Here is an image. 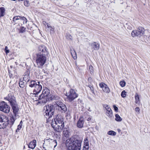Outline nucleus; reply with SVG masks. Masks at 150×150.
Here are the masks:
<instances>
[{
  "mask_svg": "<svg viewBox=\"0 0 150 150\" xmlns=\"http://www.w3.org/2000/svg\"><path fill=\"white\" fill-rule=\"evenodd\" d=\"M63 117L57 115L55 118L52 119L51 125L56 132H61L64 127V122Z\"/></svg>",
  "mask_w": 150,
  "mask_h": 150,
  "instance_id": "nucleus-1",
  "label": "nucleus"
},
{
  "mask_svg": "<svg viewBox=\"0 0 150 150\" xmlns=\"http://www.w3.org/2000/svg\"><path fill=\"white\" fill-rule=\"evenodd\" d=\"M69 141L70 143L69 144L68 150H81L82 141L81 138L75 135L70 138Z\"/></svg>",
  "mask_w": 150,
  "mask_h": 150,
  "instance_id": "nucleus-2",
  "label": "nucleus"
},
{
  "mask_svg": "<svg viewBox=\"0 0 150 150\" xmlns=\"http://www.w3.org/2000/svg\"><path fill=\"white\" fill-rule=\"evenodd\" d=\"M13 110V113L10 115V122L11 124L13 125L15 120L16 119V117H18V112L20 109V106L18 105L17 102L11 104Z\"/></svg>",
  "mask_w": 150,
  "mask_h": 150,
  "instance_id": "nucleus-3",
  "label": "nucleus"
},
{
  "mask_svg": "<svg viewBox=\"0 0 150 150\" xmlns=\"http://www.w3.org/2000/svg\"><path fill=\"white\" fill-rule=\"evenodd\" d=\"M29 87L34 88L33 92L36 93H39L42 89V86L38 81L31 80L29 83Z\"/></svg>",
  "mask_w": 150,
  "mask_h": 150,
  "instance_id": "nucleus-4",
  "label": "nucleus"
},
{
  "mask_svg": "<svg viewBox=\"0 0 150 150\" xmlns=\"http://www.w3.org/2000/svg\"><path fill=\"white\" fill-rule=\"evenodd\" d=\"M45 111L44 115L47 118H50L52 117L54 113V106L51 104L46 105L44 107Z\"/></svg>",
  "mask_w": 150,
  "mask_h": 150,
  "instance_id": "nucleus-5",
  "label": "nucleus"
},
{
  "mask_svg": "<svg viewBox=\"0 0 150 150\" xmlns=\"http://www.w3.org/2000/svg\"><path fill=\"white\" fill-rule=\"evenodd\" d=\"M47 58L45 56L42 54H37L36 59V62L38 67L42 68L47 60Z\"/></svg>",
  "mask_w": 150,
  "mask_h": 150,
  "instance_id": "nucleus-6",
  "label": "nucleus"
},
{
  "mask_svg": "<svg viewBox=\"0 0 150 150\" xmlns=\"http://www.w3.org/2000/svg\"><path fill=\"white\" fill-rule=\"evenodd\" d=\"M12 125L10 122V119L6 116L0 115V129H4L8 125Z\"/></svg>",
  "mask_w": 150,
  "mask_h": 150,
  "instance_id": "nucleus-7",
  "label": "nucleus"
},
{
  "mask_svg": "<svg viewBox=\"0 0 150 150\" xmlns=\"http://www.w3.org/2000/svg\"><path fill=\"white\" fill-rule=\"evenodd\" d=\"M67 98L69 102H71L78 97V95L74 89H70L68 93Z\"/></svg>",
  "mask_w": 150,
  "mask_h": 150,
  "instance_id": "nucleus-8",
  "label": "nucleus"
},
{
  "mask_svg": "<svg viewBox=\"0 0 150 150\" xmlns=\"http://www.w3.org/2000/svg\"><path fill=\"white\" fill-rule=\"evenodd\" d=\"M56 107L58 110L62 113H65L67 111V108L65 105L61 102L57 101L56 102Z\"/></svg>",
  "mask_w": 150,
  "mask_h": 150,
  "instance_id": "nucleus-9",
  "label": "nucleus"
},
{
  "mask_svg": "<svg viewBox=\"0 0 150 150\" xmlns=\"http://www.w3.org/2000/svg\"><path fill=\"white\" fill-rule=\"evenodd\" d=\"M10 110V107L4 101L0 103V110L6 113H8Z\"/></svg>",
  "mask_w": 150,
  "mask_h": 150,
  "instance_id": "nucleus-10",
  "label": "nucleus"
},
{
  "mask_svg": "<svg viewBox=\"0 0 150 150\" xmlns=\"http://www.w3.org/2000/svg\"><path fill=\"white\" fill-rule=\"evenodd\" d=\"M144 29L141 27H139L137 30H133L131 33V35L133 37L136 36H141L144 33Z\"/></svg>",
  "mask_w": 150,
  "mask_h": 150,
  "instance_id": "nucleus-11",
  "label": "nucleus"
},
{
  "mask_svg": "<svg viewBox=\"0 0 150 150\" xmlns=\"http://www.w3.org/2000/svg\"><path fill=\"white\" fill-rule=\"evenodd\" d=\"M48 54L46 47L44 45L40 46L38 47V53L37 54L45 56Z\"/></svg>",
  "mask_w": 150,
  "mask_h": 150,
  "instance_id": "nucleus-12",
  "label": "nucleus"
},
{
  "mask_svg": "<svg viewBox=\"0 0 150 150\" xmlns=\"http://www.w3.org/2000/svg\"><path fill=\"white\" fill-rule=\"evenodd\" d=\"M4 99L8 101L10 105L16 102L15 97L11 93L9 94L6 97H5Z\"/></svg>",
  "mask_w": 150,
  "mask_h": 150,
  "instance_id": "nucleus-13",
  "label": "nucleus"
},
{
  "mask_svg": "<svg viewBox=\"0 0 150 150\" xmlns=\"http://www.w3.org/2000/svg\"><path fill=\"white\" fill-rule=\"evenodd\" d=\"M38 99L39 103L41 104H44L47 102L48 100H50L49 97L44 96L43 94H41L40 96Z\"/></svg>",
  "mask_w": 150,
  "mask_h": 150,
  "instance_id": "nucleus-14",
  "label": "nucleus"
},
{
  "mask_svg": "<svg viewBox=\"0 0 150 150\" xmlns=\"http://www.w3.org/2000/svg\"><path fill=\"white\" fill-rule=\"evenodd\" d=\"M104 107H105V110L107 111L106 115L110 117H112V111L108 105H104Z\"/></svg>",
  "mask_w": 150,
  "mask_h": 150,
  "instance_id": "nucleus-15",
  "label": "nucleus"
},
{
  "mask_svg": "<svg viewBox=\"0 0 150 150\" xmlns=\"http://www.w3.org/2000/svg\"><path fill=\"white\" fill-rule=\"evenodd\" d=\"M84 120L83 117H81L78 120L77 124V126L79 128H82L83 127Z\"/></svg>",
  "mask_w": 150,
  "mask_h": 150,
  "instance_id": "nucleus-16",
  "label": "nucleus"
},
{
  "mask_svg": "<svg viewBox=\"0 0 150 150\" xmlns=\"http://www.w3.org/2000/svg\"><path fill=\"white\" fill-rule=\"evenodd\" d=\"M36 141L35 140H33L31 141L28 145L29 148L34 149L36 146Z\"/></svg>",
  "mask_w": 150,
  "mask_h": 150,
  "instance_id": "nucleus-17",
  "label": "nucleus"
},
{
  "mask_svg": "<svg viewBox=\"0 0 150 150\" xmlns=\"http://www.w3.org/2000/svg\"><path fill=\"white\" fill-rule=\"evenodd\" d=\"M50 93V90L49 89L47 88H45L43 91L42 93L41 94H43L44 96L48 97Z\"/></svg>",
  "mask_w": 150,
  "mask_h": 150,
  "instance_id": "nucleus-18",
  "label": "nucleus"
},
{
  "mask_svg": "<svg viewBox=\"0 0 150 150\" xmlns=\"http://www.w3.org/2000/svg\"><path fill=\"white\" fill-rule=\"evenodd\" d=\"M63 134L64 136L66 137L67 138L69 137L70 136V132L67 128H65L63 129Z\"/></svg>",
  "mask_w": 150,
  "mask_h": 150,
  "instance_id": "nucleus-19",
  "label": "nucleus"
},
{
  "mask_svg": "<svg viewBox=\"0 0 150 150\" xmlns=\"http://www.w3.org/2000/svg\"><path fill=\"white\" fill-rule=\"evenodd\" d=\"M53 142L52 139L50 138L45 139L44 140V143L47 146H48Z\"/></svg>",
  "mask_w": 150,
  "mask_h": 150,
  "instance_id": "nucleus-20",
  "label": "nucleus"
},
{
  "mask_svg": "<svg viewBox=\"0 0 150 150\" xmlns=\"http://www.w3.org/2000/svg\"><path fill=\"white\" fill-rule=\"evenodd\" d=\"M91 46L95 50H98L99 48V44L96 43L95 42L91 44Z\"/></svg>",
  "mask_w": 150,
  "mask_h": 150,
  "instance_id": "nucleus-21",
  "label": "nucleus"
},
{
  "mask_svg": "<svg viewBox=\"0 0 150 150\" xmlns=\"http://www.w3.org/2000/svg\"><path fill=\"white\" fill-rule=\"evenodd\" d=\"M70 52L71 54L73 59H76L77 57V55L76 52L75 50L74 49H73V50H72L70 49Z\"/></svg>",
  "mask_w": 150,
  "mask_h": 150,
  "instance_id": "nucleus-22",
  "label": "nucleus"
},
{
  "mask_svg": "<svg viewBox=\"0 0 150 150\" xmlns=\"http://www.w3.org/2000/svg\"><path fill=\"white\" fill-rule=\"evenodd\" d=\"M19 20H23L21 19V17L19 16H17L14 17L13 18V21L14 23H17L19 22Z\"/></svg>",
  "mask_w": 150,
  "mask_h": 150,
  "instance_id": "nucleus-23",
  "label": "nucleus"
},
{
  "mask_svg": "<svg viewBox=\"0 0 150 150\" xmlns=\"http://www.w3.org/2000/svg\"><path fill=\"white\" fill-rule=\"evenodd\" d=\"M46 28H48L47 30L50 31V33H51L52 32H53L54 31V28H53L51 26H50L49 23H47L46 24Z\"/></svg>",
  "mask_w": 150,
  "mask_h": 150,
  "instance_id": "nucleus-24",
  "label": "nucleus"
},
{
  "mask_svg": "<svg viewBox=\"0 0 150 150\" xmlns=\"http://www.w3.org/2000/svg\"><path fill=\"white\" fill-rule=\"evenodd\" d=\"M50 100H58L59 98V97L57 95H52L49 96Z\"/></svg>",
  "mask_w": 150,
  "mask_h": 150,
  "instance_id": "nucleus-25",
  "label": "nucleus"
},
{
  "mask_svg": "<svg viewBox=\"0 0 150 150\" xmlns=\"http://www.w3.org/2000/svg\"><path fill=\"white\" fill-rule=\"evenodd\" d=\"M28 73L27 74V75H24V77H23V81L26 82V83L28 82L29 81L30 77L28 75Z\"/></svg>",
  "mask_w": 150,
  "mask_h": 150,
  "instance_id": "nucleus-26",
  "label": "nucleus"
},
{
  "mask_svg": "<svg viewBox=\"0 0 150 150\" xmlns=\"http://www.w3.org/2000/svg\"><path fill=\"white\" fill-rule=\"evenodd\" d=\"M25 91L28 94H32V89L30 88V87H26L25 88Z\"/></svg>",
  "mask_w": 150,
  "mask_h": 150,
  "instance_id": "nucleus-27",
  "label": "nucleus"
},
{
  "mask_svg": "<svg viewBox=\"0 0 150 150\" xmlns=\"http://www.w3.org/2000/svg\"><path fill=\"white\" fill-rule=\"evenodd\" d=\"M21 19L23 20H19V21H18L19 22H22L23 24L27 23L28 21L27 19L25 18L24 17H21Z\"/></svg>",
  "mask_w": 150,
  "mask_h": 150,
  "instance_id": "nucleus-28",
  "label": "nucleus"
},
{
  "mask_svg": "<svg viewBox=\"0 0 150 150\" xmlns=\"http://www.w3.org/2000/svg\"><path fill=\"white\" fill-rule=\"evenodd\" d=\"M115 120L117 122H121L122 120V118L118 115L116 114L115 115Z\"/></svg>",
  "mask_w": 150,
  "mask_h": 150,
  "instance_id": "nucleus-29",
  "label": "nucleus"
},
{
  "mask_svg": "<svg viewBox=\"0 0 150 150\" xmlns=\"http://www.w3.org/2000/svg\"><path fill=\"white\" fill-rule=\"evenodd\" d=\"M0 16L1 17H3L4 15L5 9L4 8L2 7L1 8H0Z\"/></svg>",
  "mask_w": 150,
  "mask_h": 150,
  "instance_id": "nucleus-30",
  "label": "nucleus"
},
{
  "mask_svg": "<svg viewBox=\"0 0 150 150\" xmlns=\"http://www.w3.org/2000/svg\"><path fill=\"white\" fill-rule=\"evenodd\" d=\"M103 90L106 93H109L110 92V90L107 85H105Z\"/></svg>",
  "mask_w": 150,
  "mask_h": 150,
  "instance_id": "nucleus-31",
  "label": "nucleus"
},
{
  "mask_svg": "<svg viewBox=\"0 0 150 150\" xmlns=\"http://www.w3.org/2000/svg\"><path fill=\"white\" fill-rule=\"evenodd\" d=\"M84 146L89 147L88 141L87 138H86L84 140Z\"/></svg>",
  "mask_w": 150,
  "mask_h": 150,
  "instance_id": "nucleus-32",
  "label": "nucleus"
},
{
  "mask_svg": "<svg viewBox=\"0 0 150 150\" xmlns=\"http://www.w3.org/2000/svg\"><path fill=\"white\" fill-rule=\"evenodd\" d=\"M135 98L136 100V103L137 104L139 103V97L137 93H136V94Z\"/></svg>",
  "mask_w": 150,
  "mask_h": 150,
  "instance_id": "nucleus-33",
  "label": "nucleus"
},
{
  "mask_svg": "<svg viewBox=\"0 0 150 150\" xmlns=\"http://www.w3.org/2000/svg\"><path fill=\"white\" fill-rule=\"evenodd\" d=\"M25 83H27L26 82H25L24 81H19V86L21 88H23L24 86V85Z\"/></svg>",
  "mask_w": 150,
  "mask_h": 150,
  "instance_id": "nucleus-34",
  "label": "nucleus"
},
{
  "mask_svg": "<svg viewBox=\"0 0 150 150\" xmlns=\"http://www.w3.org/2000/svg\"><path fill=\"white\" fill-rule=\"evenodd\" d=\"M108 134L110 135L115 136L116 135V132L113 131H110L108 132Z\"/></svg>",
  "mask_w": 150,
  "mask_h": 150,
  "instance_id": "nucleus-35",
  "label": "nucleus"
},
{
  "mask_svg": "<svg viewBox=\"0 0 150 150\" xmlns=\"http://www.w3.org/2000/svg\"><path fill=\"white\" fill-rule=\"evenodd\" d=\"M24 5L26 6H30V3L28 0H25Z\"/></svg>",
  "mask_w": 150,
  "mask_h": 150,
  "instance_id": "nucleus-36",
  "label": "nucleus"
},
{
  "mask_svg": "<svg viewBox=\"0 0 150 150\" xmlns=\"http://www.w3.org/2000/svg\"><path fill=\"white\" fill-rule=\"evenodd\" d=\"M125 84L126 83L124 81H121L120 82V85L122 87H124L125 85Z\"/></svg>",
  "mask_w": 150,
  "mask_h": 150,
  "instance_id": "nucleus-37",
  "label": "nucleus"
},
{
  "mask_svg": "<svg viewBox=\"0 0 150 150\" xmlns=\"http://www.w3.org/2000/svg\"><path fill=\"white\" fill-rule=\"evenodd\" d=\"M53 142H52V143L51 144H52L54 145V148H55L56 146H57V141L56 140H53Z\"/></svg>",
  "mask_w": 150,
  "mask_h": 150,
  "instance_id": "nucleus-38",
  "label": "nucleus"
},
{
  "mask_svg": "<svg viewBox=\"0 0 150 150\" xmlns=\"http://www.w3.org/2000/svg\"><path fill=\"white\" fill-rule=\"evenodd\" d=\"M126 92L125 90L122 91L121 93V96L123 98H125L126 96Z\"/></svg>",
  "mask_w": 150,
  "mask_h": 150,
  "instance_id": "nucleus-39",
  "label": "nucleus"
},
{
  "mask_svg": "<svg viewBox=\"0 0 150 150\" xmlns=\"http://www.w3.org/2000/svg\"><path fill=\"white\" fill-rule=\"evenodd\" d=\"M106 85L103 83H102L99 84L100 87L103 89Z\"/></svg>",
  "mask_w": 150,
  "mask_h": 150,
  "instance_id": "nucleus-40",
  "label": "nucleus"
},
{
  "mask_svg": "<svg viewBox=\"0 0 150 150\" xmlns=\"http://www.w3.org/2000/svg\"><path fill=\"white\" fill-rule=\"evenodd\" d=\"M92 117L90 116H87L86 117L87 120L88 121H90Z\"/></svg>",
  "mask_w": 150,
  "mask_h": 150,
  "instance_id": "nucleus-41",
  "label": "nucleus"
},
{
  "mask_svg": "<svg viewBox=\"0 0 150 150\" xmlns=\"http://www.w3.org/2000/svg\"><path fill=\"white\" fill-rule=\"evenodd\" d=\"M89 69L91 72H91L93 73V68L91 65L89 66Z\"/></svg>",
  "mask_w": 150,
  "mask_h": 150,
  "instance_id": "nucleus-42",
  "label": "nucleus"
},
{
  "mask_svg": "<svg viewBox=\"0 0 150 150\" xmlns=\"http://www.w3.org/2000/svg\"><path fill=\"white\" fill-rule=\"evenodd\" d=\"M25 28L24 27H21L20 29V31L21 33H23L25 31Z\"/></svg>",
  "mask_w": 150,
  "mask_h": 150,
  "instance_id": "nucleus-43",
  "label": "nucleus"
},
{
  "mask_svg": "<svg viewBox=\"0 0 150 150\" xmlns=\"http://www.w3.org/2000/svg\"><path fill=\"white\" fill-rule=\"evenodd\" d=\"M8 47L7 46H6L5 48V52L6 54L9 52V50L8 49Z\"/></svg>",
  "mask_w": 150,
  "mask_h": 150,
  "instance_id": "nucleus-44",
  "label": "nucleus"
},
{
  "mask_svg": "<svg viewBox=\"0 0 150 150\" xmlns=\"http://www.w3.org/2000/svg\"><path fill=\"white\" fill-rule=\"evenodd\" d=\"M113 107L114 108V110L116 112H117L118 110V108L115 105H113Z\"/></svg>",
  "mask_w": 150,
  "mask_h": 150,
  "instance_id": "nucleus-45",
  "label": "nucleus"
},
{
  "mask_svg": "<svg viewBox=\"0 0 150 150\" xmlns=\"http://www.w3.org/2000/svg\"><path fill=\"white\" fill-rule=\"evenodd\" d=\"M47 145L44 144V143H43V147L44 149L45 150H47Z\"/></svg>",
  "mask_w": 150,
  "mask_h": 150,
  "instance_id": "nucleus-46",
  "label": "nucleus"
},
{
  "mask_svg": "<svg viewBox=\"0 0 150 150\" xmlns=\"http://www.w3.org/2000/svg\"><path fill=\"white\" fill-rule=\"evenodd\" d=\"M66 116L67 117H70V112L69 111H68L67 113Z\"/></svg>",
  "mask_w": 150,
  "mask_h": 150,
  "instance_id": "nucleus-47",
  "label": "nucleus"
},
{
  "mask_svg": "<svg viewBox=\"0 0 150 150\" xmlns=\"http://www.w3.org/2000/svg\"><path fill=\"white\" fill-rule=\"evenodd\" d=\"M89 148V147L83 146V150H88Z\"/></svg>",
  "mask_w": 150,
  "mask_h": 150,
  "instance_id": "nucleus-48",
  "label": "nucleus"
},
{
  "mask_svg": "<svg viewBox=\"0 0 150 150\" xmlns=\"http://www.w3.org/2000/svg\"><path fill=\"white\" fill-rule=\"evenodd\" d=\"M139 110H140L139 108V107H136L135 108V111L136 112L137 111L138 112V113H139Z\"/></svg>",
  "mask_w": 150,
  "mask_h": 150,
  "instance_id": "nucleus-49",
  "label": "nucleus"
},
{
  "mask_svg": "<svg viewBox=\"0 0 150 150\" xmlns=\"http://www.w3.org/2000/svg\"><path fill=\"white\" fill-rule=\"evenodd\" d=\"M8 73L10 77H12V74L11 72V71L10 70H8Z\"/></svg>",
  "mask_w": 150,
  "mask_h": 150,
  "instance_id": "nucleus-50",
  "label": "nucleus"
},
{
  "mask_svg": "<svg viewBox=\"0 0 150 150\" xmlns=\"http://www.w3.org/2000/svg\"><path fill=\"white\" fill-rule=\"evenodd\" d=\"M88 86L90 88L91 90L92 91H93V87L92 86H91L90 85H89Z\"/></svg>",
  "mask_w": 150,
  "mask_h": 150,
  "instance_id": "nucleus-51",
  "label": "nucleus"
},
{
  "mask_svg": "<svg viewBox=\"0 0 150 150\" xmlns=\"http://www.w3.org/2000/svg\"><path fill=\"white\" fill-rule=\"evenodd\" d=\"M22 126L21 125H19L18 126V129H20L22 127Z\"/></svg>",
  "mask_w": 150,
  "mask_h": 150,
  "instance_id": "nucleus-52",
  "label": "nucleus"
},
{
  "mask_svg": "<svg viewBox=\"0 0 150 150\" xmlns=\"http://www.w3.org/2000/svg\"><path fill=\"white\" fill-rule=\"evenodd\" d=\"M47 23H46V22H45V21H43L42 22V24L45 25L46 28V27H47V25H46Z\"/></svg>",
  "mask_w": 150,
  "mask_h": 150,
  "instance_id": "nucleus-53",
  "label": "nucleus"
},
{
  "mask_svg": "<svg viewBox=\"0 0 150 150\" xmlns=\"http://www.w3.org/2000/svg\"><path fill=\"white\" fill-rule=\"evenodd\" d=\"M28 73V76H29V72L28 71V70H27L26 71V72H25V74H24V75H27V74Z\"/></svg>",
  "mask_w": 150,
  "mask_h": 150,
  "instance_id": "nucleus-54",
  "label": "nucleus"
},
{
  "mask_svg": "<svg viewBox=\"0 0 150 150\" xmlns=\"http://www.w3.org/2000/svg\"><path fill=\"white\" fill-rule=\"evenodd\" d=\"M20 129H17L16 130V132L18 133L19 131V130Z\"/></svg>",
  "mask_w": 150,
  "mask_h": 150,
  "instance_id": "nucleus-55",
  "label": "nucleus"
},
{
  "mask_svg": "<svg viewBox=\"0 0 150 150\" xmlns=\"http://www.w3.org/2000/svg\"><path fill=\"white\" fill-rule=\"evenodd\" d=\"M22 121H21L20 122L19 125H22Z\"/></svg>",
  "mask_w": 150,
  "mask_h": 150,
  "instance_id": "nucleus-56",
  "label": "nucleus"
},
{
  "mask_svg": "<svg viewBox=\"0 0 150 150\" xmlns=\"http://www.w3.org/2000/svg\"><path fill=\"white\" fill-rule=\"evenodd\" d=\"M69 38L70 39H71V35H69Z\"/></svg>",
  "mask_w": 150,
  "mask_h": 150,
  "instance_id": "nucleus-57",
  "label": "nucleus"
},
{
  "mask_svg": "<svg viewBox=\"0 0 150 150\" xmlns=\"http://www.w3.org/2000/svg\"><path fill=\"white\" fill-rule=\"evenodd\" d=\"M23 0H18L19 1H23Z\"/></svg>",
  "mask_w": 150,
  "mask_h": 150,
  "instance_id": "nucleus-58",
  "label": "nucleus"
},
{
  "mask_svg": "<svg viewBox=\"0 0 150 150\" xmlns=\"http://www.w3.org/2000/svg\"><path fill=\"white\" fill-rule=\"evenodd\" d=\"M118 131L119 132V131H120V129H118Z\"/></svg>",
  "mask_w": 150,
  "mask_h": 150,
  "instance_id": "nucleus-59",
  "label": "nucleus"
},
{
  "mask_svg": "<svg viewBox=\"0 0 150 150\" xmlns=\"http://www.w3.org/2000/svg\"><path fill=\"white\" fill-rule=\"evenodd\" d=\"M11 67V68L12 66H11V67Z\"/></svg>",
  "mask_w": 150,
  "mask_h": 150,
  "instance_id": "nucleus-60",
  "label": "nucleus"
}]
</instances>
